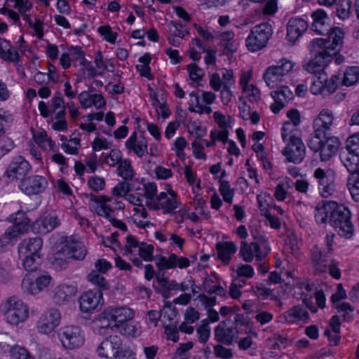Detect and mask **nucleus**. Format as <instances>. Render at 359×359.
<instances>
[{"mask_svg": "<svg viewBox=\"0 0 359 359\" xmlns=\"http://www.w3.org/2000/svg\"><path fill=\"white\" fill-rule=\"evenodd\" d=\"M62 250L69 257L78 260L83 259L87 253L84 245L81 242L74 240L68 241Z\"/></svg>", "mask_w": 359, "mask_h": 359, "instance_id": "c756f323", "label": "nucleus"}, {"mask_svg": "<svg viewBox=\"0 0 359 359\" xmlns=\"http://www.w3.org/2000/svg\"><path fill=\"white\" fill-rule=\"evenodd\" d=\"M270 252V248L267 246L264 248V252L261 251L260 246L257 242H248L243 241L241 243L240 255L246 262H250L254 257L256 260L261 261L266 257Z\"/></svg>", "mask_w": 359, "mask_h": 359, "instance_id": "dca6fc26", "label": "nucleus"}, {"mask_svg": "<svg viewBox=\"0 0 359 359\" xmlns=\"http://www.w3.org/2000/svg\"><path fill=\"white\" fill-rule=\"evenodd\" d=\"M121 158V152L118 149H111L110 153L104 156L103 162L113 167L122 161Z\"/></svg>", "mask_w": 359, "mask_h": 359, "instance_id": "5fc2aeb1", "label": "nucleus"}, {"mask_svg": "<svg viewBox=\"0 0 359 359\" xmlns=\"http://www.w3.org/2000/svg\"><path fill=\"white\" fill-rule=\"evenodd\" d=\"M107 313L108 311L105 308L96 320L97 330L100 332H102V330H116V327H113L114 323L107 316Z\"/></svg>", "mask_w": 359, "mask_h": 359, "instance_id": "ea45409f", "label": "nucleus"}, {"mask_svg": "<svg viewBox=\"0 0 359 359\" xmlns=\"http://www.w3.org/2000/svg\"><path fill=\"white\" fill-rule=\"evenodd\" d=\"M48 184L46 177L41 175H32L22 178L19 187L25 194L32 196L43 192Z\"/></svg>", "mask_w": 359, "mask_h": 359, "instance_id": "9d476101", "label": "nucleus"}, {"mask_svg": "<svg viewBox=\"0 0 359 359\" xmlns=\"http://www.w3.org/2000/svg\"><path fill=\"white\" fill-rule=\"evenodd\" d=\"M187 69L189 72L190 79L194 81H201L205 74L203 69L194 63L187 65Z\"/></svg>", "mask_w": 359, "mask_h": 359, "instance_id": "13d9d810", "label": "nucleus"}, {"mask_svg": "<svg viewBox=\"0 0 359 359\" xmlns=\"http://www.w3.org/2000/svg\"><path fill=\"white\" fill-rule=\"evenodd\" d=\"M307 22L302 18H291L287 22V37L290 41H295L307 29Z\"/></svg>", "mask_w": 359, "mask_h": 359, "instance_id": "bb28decb", "label": "nucleus"}, {"mask_svg": "<svg viewBox=\"0 0 359 359\" xmlns=\"http://www.w3.org/2000/svg\"><path fill=\"white\" fill-rule=\"evenodd\" d=\"M282 320L287 323H294L296 321H308L309 314L302 305L293 306L287 311L280 316Z\"/></svg>", "mask_w": 359, "mask_h": 359, "instance_id": "cd10ccee", "label": "nucleus"}, {"mask_svg": "<svg viewBox=\"0 0 359 359\" xmlns=\"http://www.w3.org/2000/svg\"><path fill=\"white\" fill-rule=\"evenodd\" d=\"M275 103L271 106L273 112L278 113L293 98V93L287 86H282L271 93Z\"/></svg>", "mask_w": 359, "mask_h": 359, "instance_id": "b1692460", "label": "nucleus"}, {"mask_svg": "<svg viewBox=\"0 0 359 359\" xmlns=\"http://www.w3.org/2000/svg\"><path fill=\"white\" fill-rule=\"evenodd\" d=\"M329 254L318 248L313 251L312 262L316 273L320 274L327 271Z\"/></svg>", "mask_w": 359, "mask_h": 359, "instance_id": "473e14b6", "label": "nucleus"}, {"mask_svg": "<svg viewBox=\"0 0 359 359\" xmlns=\"http://www.w3.org/2000/svg\"><path fill=\"white\" fill-rule=\"evenodd\" d=\"M327 80L326 73H320L319 76H317L316 79L312 83L311 86V92L314 95L322 93L325 90L324 82Z\"/></svg>", "mask_w": 359, "mask_h": 359, "instance_id": "8fccbe9b", "label": "nucleus"}, {"mask_svg": "<svg viewBox=\"0 0 359 359\" xmlns=\"http://www.w3.org/2000/svg\"><path fill=\"white\" fill-rule=\"evenodd\" d=\"M43 245L42 239L39 237L23 240L19 245L20 255H39Z\"/></svg>", "mask_w": 359, "mask_h": 359, "instance_id": "c85d7f7f", "label": "nucleus"}, {"mask_svg": "<svg viewBox=\"0 0 359 359\" xmlns=\"http://www.w3.org/2000/svg\"><path fill=\"white\" fill-rule=\"evenodd\" d=\"M214 353L217 358L222 359H231L233 357L232 350L224 346L222 344L214 346Z\"/></svg>", "mask_w": 359, "mask_h": 359, "instance_id": "4d7b16f0", "label": "nucleus"}, {"mask_svg": "<svg viewBox=\"0 0 359 359\" xmlns=\"http://www.w3.org/2000/svg\"><path fill=\"white\" fill-rule=\"evenodd\" d=\"M334 115L332 111L324 109L313 121L314 131L312 135H330L329 131L333 124Z\"/></svg>", "mask_w": 359, "mask_h": 359, "instance_id": "aec40b11", "label": "nucleus"}, {"mask_svg": "<svg viewBox=\"0 0 359 359\" xmlns=\"http://www.w3.org/2000/svg\"><path fill=\"white\" fill-rule=\"evenodd\" d=\"M310 51L315 57L304 65V69L309 73L319 76L320 73H325L323 69L332 60L329 53L325 54L321 49L319 51L314 50L313 43L311 42Z\"/></svg>", "mask_w": 359, "mask_h": 359, "instance_id": "f8f14e48", "label": "nucleus"}, {"mask_svg": "<svg viewBox=\"0 0 359 359\" xmlns=\"http://www.w3.org/2000/svg\"><path fill=\"white\" fill-rule=\"evenodd\" d=\"M351 8L350 0H340L337 4L336 14L340 19L345 20L349 17Z\"/></svg>", "mask_w": 359, "mask_h": 359, "instance_id": "49530a36", "label": "nucleus"}, {"mask_svg": "<svg viewBox=\"0 0 359 359\" xmlns=\"http://www.w3.org/2000/svg\"><path fill=\"white\" fill-rule=\"evenodd\" d=\"M336 207V203L328 202V203H319L315 209V218L318 223L324 224L326 222L327 219H330L332 215L333 210Z\"/></svg>", "mask_w": 359, "mask_h": 359, "instance_id": "72a5a7b5", "label": "nucleus"}, {"mask_svg": "<svg viewBox=\"0 0 359 359\" xmlns=\"http://www.w3.org/2000/svg\"><path fill=\"white\" fill-rule=\"evenodd\" d=\"M44 232H49L59 225V220L56 216L47 215L41 220Z\"/></svg>", "mask_w": 359, "mask_h": 359, "instance_id": "864d4df0", "label": "nucleus"}, {"mask_svg": "<svg viewBox=\"0 0 359 359\" xmlns=\"http://www.w3.org/2000/svg\"><path fill=\"white\" fill-rule=\"evenodd\" d=\"M88 185L91 190L98 192L104 189L105 181L102 177L94 175L88 180Z\"/></svg>", "mask_w": 359, "mask_h": 359, "instance_id": "052dcab7", "label": "nucleus"}, {"mask_svg": "<svg viewBox=\"0 0 359 359\" xmlns=\"http://www.w3.org/2000/svg\"><path fill=\"white\" fill-rule=\"evenodd\" d=\"M216 250L219 258L224 264H228L232 255L236 252L237 247L233 242H219L216 245Z\"/></svg>", "mask_w": 359, "mask_h": 359, "instance_id": "f704fd0d", "label": "nucleus"}, {"mask_svg": "<svg viewBox=\"0 0 359 359\" xmlns=\"http://www.w3.org/2000/svg\"><path fill=\"white\" fill-rule=\"evenodd\" d=\"M118 174L125 180H131L134 176L131 163L129 160L125 159L119 163L118 166Z\"/></svg>", "mask_w": 359, "mask_h": 359, "instance_id": "37998d69", "label": "nucleus"}, {"mask_svg": "<svg viewBox=\"0 0 359 359\" xmlns=\"http://www.w3.org/2000/svg\"><path fill=\"white\" fill-rule=\"evenodd\" d=\"M126 147L130 152L135 154L138 157H142L148 153V142L142 135H137L134 132L126 142Z\"/></svg>", "mask_w": 359, "mask_h": 359, "instance_id": "5701e85b", "label": "nucleus"}, {"mask_svg": "<svg viewBox=\"0 0 359 359\" xmlns=\"http://www.w3.org/2000/svg\"><path fill=\"white\" fill-rule=\"evenodd\" d=\"M25 257L23 266L27 271H34L40 264L41 257L39 255H20Z\"/></svg>", "mask_w": 359, "mask_h": 359, "instance_id": "c03bdc74", "label": "nucleus"}, {"mask_svg": "<svg viewBox=\"0 0 359 359\" xmlns=\"http://www.w3.org/2000/svg\"><path fill=\"white\" fill-rule=\"evenodd\" d=\"M346 150L341 152H349L359 154V133L349 137L346 142Z\"/></svg>", "mask_w": 359, "mask_h": 359, "instance_id": "3c124183", "label": "nucleus"}, {"mask_svg": "<svg viewBox=\"0 0 359 359\" xmlns=\"http://www.w3.org/2000/svg\"><path fill=\"white\" fill-rule=\"evenodd\" d=\"M294 63L285 58L280 60L276 65L269 67L264 74L266 85L271 88H276L283 78L292 71Z\"/></svg>", "mask_w": 359, "mask_h": 359, "instance_id": "423d86ee", "label": "nucleus"}, {"mask_svg": "<svg viewBox=\"0 0 359 359\" xmlns=\"http://www.w3.org/2000/svg\"><path fill=\"white\" fill-rule=\"evenodd\" d=\"M88 280L93 285L98 287V290H107L109 288V284L105 278L97 271L93 270L88 275Z\"/></svg>", "mask_w": 359, "mask_h": 359, "instance_id": "a19ab883", "label": "nucleus"}, {"mask_svg": "<svg viewBox=\"0 0 359 359\" xmlns=\"http://www.w3.org/2000/svg\"><path fill=\"white\" fill-rule=\"evenodd\" d=\"M341 79V74L339 72L337 74L334 75L331 77L330 80L327 79L326 81L324 82L325 85V90H327L328 93H334L337 87L339 86Z\"/></svg>", "mask_w": 359, "mask_h": 359, "instance_id": "bf43d9fd", "label": "nucleus"}, {"mask_svg": "<svg viewBox=\"0 0 359 359\" xmlns=\"http://www.w3.org/2000/svg\"><path fill=\"white\" fill-rule=\"evenodd\" d=\"M219 192L225 202L231 203L234 195L233 189H231L229 182L226 180H219Z\"/></svg>", "mask_w": 359, "mask_h": 359, "instance_id": "de8ad7c7", "label": "nucleus"}, {"mask_svg": "<svg viewBox=\"0 0 359 359\" xmlns=\"http://www.w3.org/2000/svg\"><path fill=\"white\" fill-rule=\"evenodd\" d=\"M327 39H315L312 40L314 50L319 51L320 49L325 54L329 53L330 57L332 59V56L335 55L342 47L344 32L339 27L330 28Z\"/></svg>", "mask_w": 359, "mask_h": 359, "instance_id": "7ed1b4c3", "label": "nucleus"}, {"mask_svg": "<svg viewBox=\"0 0 359 359\" xmlns=\"http://www.w3.org/2000/svg\"><path fill=\"white\" fill-rule=\"evenodd\" d=\"M31 168L29 162L22 156L15 157L9 164L5 173L6 176L12 180L24 178Z\"/></svg>", "mask_w": 359, "mask_h": 359, "instance_id": "6ab92c4d", "label": "nucleus"}, {"mask_svg": "<svg viewBox=\"0 0 359 359\" xmlns=\"http://www.w3.org/2000/svg\"><path fill=\"white\" fill-rule=\"evenodd\" d=\"M77 293V287L74 285L62 284L54 290L53 299L56 304L62 305L69 302Z\"/></svg>", "mask_w": 359, "mask_h": 359, "instance_id": "393cba45", "label": "nucleus"}, {"mask_svg": "<svg viewBox=\"0 0 359 359\" xmlns=\"http://www.w3.org/2000/svg\"><path fill=\"white\" fill-rule=\"evenodd\" d=\"M15 147L13 141L9 137L0 140V155L4 156L11 151Z\"/></svg>", "mask_w": 359, "mask_h": 359, "instance_id": "338daca9", "label": "nucleus"}, {"mask_svg": "<svg viewBox=\"0 0 359 359\" xmlns=\"http://www.w3.org/2000/svg\"><path fill=\"white\" fill-rule=\"evenodd\" d=\"M122 351V340L117 335H110L98 346L97 351L101 358H114Z\"/></svg>", "mask_w": 359, "mask_h": 359, "instance_id": "2eb2a0df", "label": "nucleus"}, {"mask_svg": "<svg viewBox=\"0 0 359 359\" xmlns=\"http://www.w3.org/2000/svg\"><path fill=\"white\" fill-rule=\"evenodd\" d=\"M0 309L7 322L11 325H18L28 318L27 305L16 296L8 297Z\"/></svg>", "mask_w": 359, "mask_h": 359, "instance_id": "f03ea898", "label": "nucleus"}, {"mask_svg": "<svg viewBox=\"0 0 359 359\" xmlns=\"http://www.w3.org/2000/svg\"><path fill=\"white\" fill-rule=\"evenodd\" d=\"M0 57L9 62H18L19 53L18 50L5 39L0 38Z\"/></svg>", "mask_w": 359, "mask_h": 359, "instance_id": "2f4dec72", "label": "nucleus"}, {"mask_svg": "<svg viewBox=\"0 0 359 359\" xmlns=\"http://www.w3.org/2000/svg\"><path fill=\"white\" fill-rule=\"evenodd\" d=\"M63 346L69 349L81 347L85 341L84 334L78 326H67L64 327L60 336Z\"/></svg>", "mask_w": 359, "mask_h": 359, "instance_id": "9b49d317", "label": "nucleus"}, {"mask_svg": "<svg viewBox=\"0 0 359 359\" xmlns=\"http://www.w3.org/2000/svg\"><path fill=\"white\" fill-rule=\"evenodd\" d=\"M84 196L89 200L90 206L93 207L99 216L109 217V214L114 212V210L106 204L107 202L111 201V198L106 196H97L93 194H84Z\"/></svg>", "mask_w": 359, "mask_h": 359, "instance_id": "4be33fe9", "label": "nucleus"}, {"mask_svg": "<svg viewBox=\"0 0 359 359\" xmlns=\"http://www.w3.org/2000/svg\"><path fill=\"white\" fill-rule=\"evenodd\" d=\"M351 213L348 208L344 205H338L333 210L329 219V223L335 229H339V234L346 238H350L353 235L354 226L351 221Z\"/></svg>", "mask_w": 359, "mask_h": 359, "instance_id": "20e7f679", "label": "nucleus"}, {"mask_svg": "<svg viewBox=\"0 0 359 359\" xmlns=\"http://www.w3.org/2000/svg\"><path fill=\"white\" fill-rule=\"evenodd\" d=\"M154 245L141 242V245L138 249V255L140 257H133L130 259L133 264L137 266L142 267L143 266L142 259L145 262H151L154 259Z\"/></svg>", "mask_w": 359, "mask_h": 359, "instance_id": "7c9ffc66", "label": "nucleus"}, {"mask_svg": "<svg viewBox=\"0 0 359 359\" xmlns=\"http://www.w3.org/2000/svg\"><path fill=\"white\" fill-rule=\"evenodd\" d=\"M311 17L313 18L311 28L316 33L323 35L329 32L331 27L328 23L329 18L325 11L318 9L312 13Z\"/></svg>", "mask_w": 359, "mask_h": 359, "instance_id": "a878e982", "label": "nucleus"}, {"mask_svg": "<svg viewBox=\"0 0 359 359\" xmlns=\"http://www.w3.org/2000/svg\"><path fill=\"white\" fill-rule=\"evenodd\" d=\"M271 34V26L267 23L255 26L245 40L247 48L252 52L261 50L266 46Z\"/></svg>", "mask_w": 359, "mask_h": 359, "instance_id": "39448f33", "label": "nucleus"}, {"mask_svg": "<svg viewBox=\"0 0 359 359\" xmlns=\"http://www.w3.org/2000/svg\"><path fill=\"white\" fill-rule=\"evenodd\" d=\"M13 224L19 226L21 229H25L27 231L29 229L30 220L26 217L25 213L22 211H18L15 213L14 217Z\"/></svg>", "mask_w": 359, "mask_h": 359, "instance_id": "e2e57ef3", "label": "nucleus"}, {"mask_svg": "<svg viewBox=\"0 0 359 359\" xmlns=\"http://www.w3.org/2000/svg\"><path fill=\"white\" fill-rule=\"evenodd\" d=\"M80 309L83 313L93 312L102 305V292L100 290H89L79 298Z\"/></svg>", "mask_w": 359, "mask_h": 359, "instance_id": "f3484780", "label": "nucleus"}, {"mask_svg": "<svg viewBox=\"0 0 359 359\" xmlns=\"http://www.w3.org/2000/svg\"><path fill=\"white\" fill-rule=\"evenodd\" d=\"M35 142L43 149L54 151L55 143L51 138H48L45 130H40L33 134Z\"/></svg>", "mask_w": 359, "mask_h": 359, "instance_id": "58836bf2", "label": "nucleus"}, {"mask_svg": "<svg viewBox=\"0 0 359 359\" xmlns=\"http://www.w3.org/2000/svg\"><path fill=\"white\" fill-rule=\"evenodd\" d=\"M219 45L223 48L224 54L233 53L236 48L234 45V33L232 31H226L221 34Z\"/></svg>", "mask_w": 359, "mask_h": 359, "instance_id": "e433bc0d", "label": "nucleus"}, {"mask_svg": "<svg viewBox=\"0 0 359 359\" xmlns=\"http://www.w3.org/2000/svg\"><path fill=\"white\" fill-rule=\"evenodd\" d=\"M52 280V277L48 274H42L36 277L34 275L28 273L23 278L21 287L27 294H36L47 289Z\"/></svg>", "mask_w": 359, "mask_h": 359, "instance_id": "0eeeda50", "label": "nucleus"}, {"mask_svg": "<svg viewBox=\"0 0 359 359\" xmlns=\"http://www.w3.org/2000/svg\"><path fill=\"white\" fill-rule=\"evenodd\" d=\"M308 146L314 152L320 153L322 161H327L337 153L340 142L337 137L330 135H311Z\"/></svg>", "mask_w": 359, "mask_h": 359, "instance_id": "f257e3e1", "label": "nucleus"}, {"mask_svg": "<svg viewBox=\"0 0 359 359\" xmlns=\"http://www.w3.org/2000/svg\"><path fill=\"white\" fill-rule=\"evenodd\" d=\"M341 74V82L342 85L350 86L354 85L359 79V69L355 67L348 68Z\"/></svg>", "mask_w": 359, "mask_h": 359, "instance_id": "4c0bfd02", "label": "nucleus"}, {"mask_svg": "<svg viewBox=\"0 0 359 359\" xmlns=\"http://www.w3.org/2000/svg\"><path fill=\"white\" fill-rule=\"evenodd\" d=\"M340 158L350 175L359 174V154L341 152Z\"/></svg>", "mask_w": 359, "mask_h": 359, "instance_id": "c9c22d12", "label": "nucleus"}, {"mask_svg": "<svg viewBox=\"0 0 359 359\" xmlns=\"http://www.w3.org/2000/svg\"><path fill=\"white\" fill-rule=\"evenodd\" d=\"M347 186L352 198L355 201H359V173L350 175Z\"/></svg>", "mask_w": 359, "mask_h": 359, "instance_id": "79ce46f5", "label": "nucleus"}, {"mask_svg": "<svg viewBox=\"0 0 359 359\" xmlns=\"http://www.w3.org/2000/svg\"><path fill=\"white\" fill-rule=\"evenodd\" d=\"M60 319L61 315L59 311L56 309H50L41 316L36 327L40 333L50 334L59 325Z\"/></svg>", "mask_w": 359, "mask_h": 359, "instance_id": "ddd939ff", "label": "nucleus"}, {"mask_svg": "<svg viewBox=\"0 0 359 359\" xmlns=\"http://www.w3.org/2000/svg\"><path fill=\"white\" fill-rule=\"evenodd\" d=\"M13 359H35L25 347L15 345L11 349Z\"/></svg>", "mask_w": 359, "mask_h": 359, "instance_id": "603ef678", "label": "nucleus"}, {"mask_svg": "<svg viewBox=\"0 0 359 359\" xmlns=\"http://www.w3.org/2000/svg\"><path fill=\"white\" fill-rule=\"evenodd\" d=\"M27 232V231L25 229H21L19 227V226L13 224L6 230L3 236V238L6 240V242H8L12 239L17 238L20 234H22Z\"/></svg>", "mask_w": 359, "mask_h": 359, "instance_id": "6e6d98bb", "label": "nucleus"}, {"mask_svg": "<svg viewBox=\"0 0 359 359\" xmlns=\"http://www.w3.org/2000/svg\"><path fill=\"white\" fill-rule=\"evenodd\" d=\"M116 330H119L122 334L133 337L140 334V327H137V325L130 321L123 323L121 327Z\"/></svg>", "mask_w": 359, "mask_h": 359, "instance_id": "09e8293b", "label": "nucleus"}, {"mask_svg": "<svg viewBox=\"0 0 359 359\" xmlns=\"http://www.w3.org/2000/svg\"><path fill=\"white\" fill-rule=\"evenodd\" d=\"M80 139L77 137L71 138L68 142H63L62 144V148L66 153L70 154H77L78 147L77 146L80 144Z\"/></svg>", "mask_w": 359, "mask_h": 359, "instance_id": "680f3d73", "label": "nucleus"}, {"mask_svg": "<svg viewBox=\"0 0 359 359\" xmlns=\"http://www.w3.org/2000/svg\"><path fill=\"white\" fill-rule=\"evenodd\" d=\"M338 312L343 313V318L344 320L349 321L353 318V312L354 308L348 302H343L337 307Z\"/></svg>", "mask_w": 359, "mask_h": 359, "instance_id": "69168bd1", "label": "nucleus"}, {"mask_svg": "<svg viewBox=\"0 0 359 359\" xmlns=\"http://www.w3.org/2000/svg\"><path fill=\"white\" fill-rule=\"evenodd\" d=\"M98 32L104 36V39L109 43H114L117 37V33L112 32L111 27L109 25L100 26L98 29Z\"/></svg>", "mask_w": 359, "mask_h": 359, "instance_id": "0e129e2a", "label": "nucleus"}, {"mask_svg": "<svg viewBox=\"0 0 359 359\" xmlns=\"http://www.w3.org/2000/svg\"><path fill=\"white\" fill-rule=\"evenodd\" d=\"M215 339L219 344L231 346L238 337L237 326L230 319L221 321L214 330Z\"/></svg>", "mask_w": 359, "mask_h": 359, "instance_id": "6e6552de", "label": "nucleus"}, {"mask_svg": "<svg viewBox=\"0 0 359 359\" xmlns=\"http://www.w3.org/2000/svg\"><path fill=\"white\" fill-rule=\"evenodd\" d=\"M305 151L306 148L301 138L292 135L282 154L287 161L297 164L304 160Z\"/></svg>", "mask_w": 359, "mask_h": 359, "instance_id": "1a4fd4ad", "label": "nucleus"}, {"mask_svg": "<svg viewBox=\"0 0 359 359\" xmlns=\"http://www.w3.org/2000/svg\"><path fill=\"white\" fill-rule=\"evenodd\" d=\"M196 333L198 341L205 343L210 338V327L208 320H203L196 327Z\"/></svg>", "mask_w": 359, "mask_h": 359, "instance_id": "a18cd8bd", "label": "nucleus"}, {"mask_svg": "<svg viewBox=\"0 0 359 359\" xmlns=\"http://www.w3.org/2000/svg\"><path fill=\"white\" fill-rule=\"evenodd\" d=\"M110 320L114 323L113 327H116V329L121 327V325L130 321L135 316V312L133 309L126 306H108L106 308Z\"/></svg>", "mask_w": 359, "mask_h": 359, "instance_id": "a211bd4d", "label": "nucleus"}, {"mask_svg": "<svg viewBox=\"0 0 359 359\" xmlns=\"http://www.w3.org/2000/svg\"><path fill=\"white\" fill-rule=\"evenodd\" d=\"M170 197H168L165 192H161L156 196L155 201L147 205L154 209L162 208L165 213H168L178 208V202L176 199V193L170 190L169 192Z\"/></svg>", "mask_w": 359, "mask_h": 359, "instance_id": "412c9836", "label": "nucleus"}, {"mask_svg": "<svg viewBox=\"0 0 359 359\" xmlns=\"http://www.w3.org/2000/svg\"><path fill=\"white\" fill-rule=\"evenodd\" d=\"M315 177L318 182V189L321 196L327 198L332 195L335 191L334 174L332 171L325 172L318 168L314 172Z\"/></svg>", "mask_w": 359, "mask_h": 359, "instance_id": "4468645a", "label": "nucleus"}, {"mask_svg": "<svg viewBox=\"0 0 359 359\" xmlns=\"http://www.w3.org/2000/svg\"><path fill=\"white\" fill-rule=\"evenodd\" d=\"M78 98L79 100L81 106L83 108H88L93 106V95L89 94L87 91L81 92L79 95Z\"/></svg>", "mask_w": 359, "mask_h": 359, "instance_id": "774afa93", "label": "nucleus"}]
</instances>
